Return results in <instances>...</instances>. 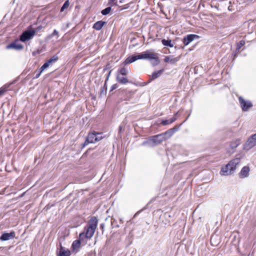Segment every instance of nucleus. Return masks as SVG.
Wrapping results in <instances>:
<instances>
[{
    "instance_id": "nucleus-10",
    "label": "nucleus",
    "mask_w": 256,
    "mask_h": 256,
    "mask_svg": "<svg viewBox=\"0 0 256 256\" xmlns=\"http://www.w3.org/2000/svg\"><path fill=\"white\" fill-rule=\"evenodd\" d=\"M240 158H236L232 160L227 164L230 165L228 169L230 171L231 174L235 170L236 166L240 163Z\"/></svg>"
},
{
    "instance_id": "nucleus-2",
    "label": "nucleus",
    "mask_w": 256,
    "mask_h": 256,
    "mask_svg": "<svg viewBox=\"0 0 256 256\" xmlns=\"http://www.w3.org/2000/svg\"><path fill=\"white\" fill-rule=\"evenodd\" d=\"M166 140V137H164V134L162 133L152 136L148 140H145L142 143V146H146L148 144H154L155 145L160 144L161 142Z\"/></svg>"
},
{
    "instance_id": "nucleus-3",
    "label": "nucleus",
    "mask_w": 256,
    "mask_h": 256,
    "mask_svg": "<svg viewBox=\"0 0 256 256\" xmlns=\"http://www.w3.org/2000/svg\"><path fill=\"white\" fill-rule=\"evenodd\" d=\"M58 60V56L56 55L52 56L50 60H48L40 68L38 71V74H36V78L44 70H45L48 68L50 66H52L54 62H56Z\"/></svg>"
},
{
    "instance_id": "nucleus-25",
    "label": "nucleus",
    "mask_w": 256,
    "mask_h": 256,
    "mask_svg": "<svg viewBox=\"0 0 256 256\" xmlns=\"http://www.w3.org/2000/svg\"><path fill=\"white\" fill-rule=\"evenodd\" d=\"M162 72L163 70H159L154 72L152 75V78L154 80L158 78L162 74Z\"/></svg>"
},
{
    "instance_id": "nucleus-18",
    "label": "nucleus",
    "mask_w": 256,
    "mask_h": 256,
    "mask_svg": "<svg viewBox=\"0 0 256 256\" xmlns=\"http://www.w3.org/2000/svg\"><path fill=\"white\" fill-rule=\"evenodd\" d=\"M230 164H226L224 167L222 168L220 171V174L222 176H228L231 174L230 171L228 169Z\"/></svg>"
},
{
    "instance_id": "nucleus-30",
    "label": "nucleus",
    "mask_w": 256,
    "mask_h": 256,
    "mask_svg": "<svg viewBox=\"0 0 256 256\" xmlns=\"http://www.w3.org/2000/svg\"><path fill=\"white\" fill-rule=\"evenodd\" d=\"M111 10V8L110 7H107L104 10H102L101 12V13L102 15L106 16L107 15L110 13V12Z\"/></svg>"
},
{
    "instance_id": "nucleus-36",
    "label": "nucleus",
    "mask_w": 256,
    "mask_h": 256,
    "mask_svg": "<svg viewBox=\"0 0 256 256\" xmlns=\"http://www.w3.org/2000/svg\"><path fill=\"white\" fill-rule=\"evenodd\" d=\"M118 88V85H117V84H113V85L111 86L110 92H112L113 90H116V88Z\"/></svg>"
},
{
    "instance_id": "nucleus-20",
    "label": "nucleus",
    "mask_w": 256,
    "mask_h": 256,
    "mask_svg": "<svg viewBox=\"0 0 256 256\" xmlns=\"http://www.w3.org/2000/svg\"><path fill=\"white\" fill-rule=\"evenodd\" d=\"M84 230H86L85 232L87 235V238L89 239H90L93 236L96 230L94 229L88 227H85Z\"/></svg>"
},
{
    "instance_id": "nucleus-8",
    "label": "nucleus",
    "mask_w": 256,
    "mask_h": 256,
    "mask_svg": "<svg viewBox=\"0 0 256 256\" xmlns=\"http://www.w3.org/2000/svg\"><path fill=\"white\" fill-rule=\"evenodd\" d=\"M256 146V134L250 136L244 144V148L250 150Z\"/></svg>"
},
{
    "instance_id": "nucleus-35",
    "label": "nucleus",
    "mask_w": 256,
    "mask_h": 256,
    "mask_svg": "<svg viewBox=\"0 0 256 256\" xmlns=\"http://www.w3.org/2000/svg\"><path fill=\"white\" fill-rule=\"evenodd\" d=\"M104 226H105V224H104V222L100 224V229L102 230V234H103L104 232Z\"/></svg>"
},
{
    "instance_id": "nucleus-32",
    "label": "nucleus",
    "mask_w": 256,
    "mask_h": 256,
    "mask_svg": "<svg viewBox=\"0 0 256 256\" xmlns=\"http://www.w3.org/2000/svg\"><path fill=\"white\" fill-rule=\"evenodd\" d=\"M120 72L122 75L126 76L128 72V70L125 68H122L120 70Z\"/></svg>"
},
{
    "instance_id": "nucleus-44",
    "label": "nucleus",
    "mask_w": 256,
    "mask_h": 256,
    "mask_svg": "<svg viewBox=\"0 0 256 256\" xmlns=\"http://www.w3.org/2000/svg\"><path fill=\"white\" fill-rule=\"evenodd\" d=\"M118 129H119V132H120L122 130V126H120Z\"/></svg>"
},
{
    "instance_id": "nucleus-31",
    "label": "nucleus",
    "mask_w": 256,
    "mask_h": 256,
    "mask_svg": "<svg viewBox=\"0 0 256 256\" xmlns=\"http://www.w3.org/2000/svg\"><path fill=\"white\" fill-rule=\"evenodd\" d=\"M87 238V235L85 232H81L79 235V240L80 242L84 240V238Z\"/></svg>"
},
{
    "instance_id": "nucleus-15",
    "label": "nucleus",
    "mask_w": 256,
    "mask_h": 256,
    "mask_svg": "<svg viewBox=\"0 0 256 256\" xmlns=\"http://www.w3.org/2000/svg\"><path fill=\"white\" fill-rule=\"evenodd\" d=\"M98 223V219L95 216H92L89 220H88V228H92L94 230H96L97 225Z\"/></svg>"
},
{
    "instance_id": "nucleus-14",
    "label": "nucleus",
    "mask_w": 256,
    "mask_h": 256,
    "mask_svg": "<svg viewBox=\"0 0 256 256\" xmlns=\"http://www.w3.org/2000/svg\"><path fill=\"white\" fill-rule=\"evenodd\" d=\"M250 168L248 166H245L242 168L239 173V177L241 178H247L249 175Z\"/></svg>"
},
{
    "instance_id": "nucleus-37",
    "label": "nucleus",
    "mask_w": 256,
    "mask_h": 256,
    "mask_svg": "<svg viewBox=\"0 0 256 256\" xmlns=\"http://www.w3.org/2000/svg\"><path fill=\"white\" fill-rule=\"evenodd\" d=\"M146 206L144 208H142L141 210L137 212L134 215V217H136V216H137L139 214H140L142 211H143L144 210H146Z\"/></svg>"
},
{
    "instance_id": "nucleus-4",
    "label": "nucleus",
    "mask_w": 256,
    "mask_h": 256,
    "mask_svg": "<svg viewBox=\"0 0 256 256\" xmlns=\"http://www.w3.org/2000/svg\"><path fill=\"white\" fill-rule=\"evenodd\" d=\"M36 31L34 30H28L24 31L20 36V40L22 42L31 40L35 35Z\"/></svg>"
},
{
    "instance_id": "nucleus-33",
    "label": "nucleus",
    "mask_w": 256,
    "mask_h": 256,
    "mask_svg": "<svg viewBox=\"0 0 256 256\" xmlns=\"http://www.w3.org/2000/svg\"><path fill=\"white\" fill-rule=\"evenodd\" d=\"M136 56H137L138 60L146 59V56H145L144 52L141 53V54H138L136 55Z\"/></svg>"
},
{
    "instance_id": "nucleus-39",
    "label": "nucleus",
    "mask_w": 256,
    "mask_h": 256,
    "mask_svg": "<svg viewBox=\"0 0 256 256\" xmlns=\"http://www.w3.org/2000/svg\"><path fill=\"white\" fill-rule=\"evenodd\" d=\"M69 6V1L68 0H66L65 2V9Z\"/></svg>"
},
{
    "instance_id": "nucleus-46",
    "label": "nucleus",
    "mask_w": 256,
    "mask_h": 256,
    "mask_svg": "<svg viewBox=\"0 0 256 256\" xmlns=\"http://www.w3.org/2000/svg\"><path fill=\"white\" fill-rule=\"evenodd\" d=\"M124 0H120V3H122V2H124Z\"/></svg>"
},
{
    "instance_id": "nucleus-1",
    "label": "nucleus",
    "mask_w": 256,
    "mask_h": 256,
    "mask_svg": "<svg viewBox=\"0 0 256 256\" xmlns=\"http://www.w3.org/2000/svg\"><path fill=\"white\" fill-rule=\"evenodd\" d=\"M102 138V134L94 132H89L88 136L86 137L85 141L84 142L80 144V148L81 150L84 148L86 146L90 144L95 143L100 141Z\"/></svg>"
},
{
    "instance_id": "nucleus-11",
    "label": "nucleus",
    "mask_w": 256,
    "mask_h": 256,
    "mask_svg": "<svg viewBox=\"0 0 256 256\" xmlns=\"http://www.w3.org/2000/svg\"><path fill=\"white\" fill-rule=\"evenodd\" d=\"M199 38V36L196 34H188L183 39V42L185 46L188 45L194 39Z\"/></svg>"
},
{
    "instance_id": "nucleus-23",
    "label": "nucleus",
    "mask_w": 256,
    "mask_h": 256,
    "mask_svg": "<svg viewBox=\"0 0 256 256\" xmlns=\"http://www.w3.org/2000/svg\"><path fill=\"white\" fill-rule=\"evenodd\" d=\"M162 44L166 46H169L170 48H172L174 46V42H172L170 40H166L163 39L162 40Z\"/></svg>"
},
{
    "instance_id": "nucleus-17",
    "label": "nucleus",
    "mask_w": 256,
    "mask_h": 256,
    "mask_svg": "<svg viewBox=\"0 0 256 256\" xmlns=\"http://www.w3.org/2000/svg\"><path fill=\"white\" fill-rule=\"evenodd\" d=\"M80 240H75L73 242L71 248L72 249V251L75 253H76L78 250V248L80 247Z\"/></svg>"
},
{
    "instance_id": "nucleus-24",
    "label": "nucleus",
    "mask_w": 256,
    "mask_h": 256,
    "mask_svg": "<svg viewBox=\"0 0 256 256\" xmlns=\"http://www.w3.org/2000/svg\"><path fill=\"white\" fill-rule=\"evenodd\" d=\"M11 84H6L2 88H0V95L3 96L4 94L8 90V87Z\"/></svg>"
},
{
    "instance_id": "nucleus-48",
    "label": "nucleus",
    "mask_w": 256,
    "mask_h": 256,
    "mask_svg": "<svg viewBox=\"0 0 256 256\" xmlns=\"http://www.w3.org/2000/svg\"><path fill=\"white\" fill-rule=\"evenodd\" d=\"M0 96H2L0 95Z\"/></svg>"
},
{
    "instance_id": "nucleus-5",
    "label": "nucleus",
    "mask_w": 256,
    "mask_h": 256,
    "mask_svg": "<svg viewBox=\"0 0 256 256\" xmlns=\"http://www.w3.org/2000/svg\"><path fill=\"white\" fill-rule=\"evenodd\" d=\"M144 53L146 59L152 60V64L153 66H156L159 64L160 60L157 54L154 53L150 50H146Z\"/></svg>"
},
{
    "instance_id": "nucleus-41",
    "label": "nucleus",
    "mask_w": 256,
    "mask_h": 256,
    "mask_svg": "<svg viewBox=\"0 0 256 256\" xmlns=\"http://www.w3.org/2000/svg\"><path fill=\"white\" fill-rule=\"evenodd\" d=\"M120 80H127V78H125V77H122Z\"/></svg>"
},
{
    "instance_id": "nucleus-12",
    "label": "nucleus",
    "mask_w": 256,
    "mask_h": 256,
    "mask_svg": "<svg viewBox=\"0 0 256 256\" xmlns=\"http://www.w3.org/2000/svg\"><path fill=\"white\" fill-rule=\"evenodd\" d=\"M15 236V232H12L10 233H4L0 237V240L2 241H6L14 238Z\"/></svg>"
},
{
    "instance_id": "nucleus-40",
    "label": "nucleus",
    "mask_w": 256,
    "mask_h": 256,
    "mask_svg": "<svg viewBox=\"0 0 256 256\" xmlns=\"http://www.w3.org/2000/svg\"><path fill=\"white\" fill-rule=\"evenodd\" d=\"M122 84H125L126 82H129L130 81H119Z\"/></svg>"
},
{
    "instance_id": "nucleus-45",
    "label": "nucleus",
    "mask_w": 256,
    "mask_h": 256,
    "mask_svg": "<svg viewBox=\"0 0 256 256\" xmlns=\"http://www.w3.org/2000/svg\"><path fill=\"white\" fill-rule=\"evenodd\" d=\"M112 2H115L116 0H110Z\"/></svg>"
},
{
    "instance_id": "nucleus-28",
    "label": "nucleus",
    "mask_w": 256,
    "mask_h": 256,
    "mask_svg": "<svg viewBox=\"0 0 256 256\" xmlns=\"http://www.w3.org/2000/svg\"><path fill=\"white\" fill-rule=\"evenodd\" d=\"M151 81H148V82H141L140 81H135L134 84L137 86H144L147 85Z\"/></svg>"
},
{
    "instance_id": "nucleus-38",
    "label": "nucleus",
    "mask_w": 256,
    "mask_h": 256,
    "mask_svg": "<svg viewBox=\"0 0 256 256\" xmlns=\"http://www.w3.org/2000/svg\"><path fill=\"white\" fill-rule=\"evenodd\" d=\"M71 252L69 250H65V256H70Z\"/></svg>"
},
{
    "instance_id": "nucleus-13",
    "label": "nucleus",
    "mask_w": 256,
    "mask_h": 256,
    "mask_svg": "<svg viewBox=\"0 0 256 256\" xmlns=\"http://www.w3.org/2000/svg\"><path fill=\"white\" fill-rule=\"evenodd\" d=\"M180 56L174 57L172 56H166L164 58V62L174 64L180 60Z\"/></svg>"
},
{
    "instance_id": "nucleus-16",
    "label": "nucleus",
    "mask_w": 256,
    "mask_h": 256,
    "mask_svg": "<svg viewBox=\"0 0 256 256\" xmlns=\"http://www.w3.org/2000/svg\"><path fill=\"white\" fill-rule=\"evenodd\" d=\"M178 112H177L172 118L169 120H163L161 121V124L163 126H166L171 124L177 120L176 115Z\"/></svg>"
},
{
    "instance_id": "nucleus-27",
    "label": "nucleus",
    "mask_w": 256,
    "mask_h": 256,
    "mask_svg": "<svg viewBox=\"0 0 256 256\" xmlns=\"http://www.w3.org/2000/svg\"><path fill=\"white\" fill-rule=\"evenodd\" d=\"M245 44V41L244 40H241L237 44L236 48V52H239L240 49L242 46H243Z\"/></svg>"
},
{
    "instance_id": "nucleus-7",
    "label": "nucleus",
    "mask_w": 256,
    "mask_h": 256,
    "mask_svg": "<svg viewBox=\"0 0 256 256\" xmlns=\"http://www.w3.org/2000/svg\"><path fill=\"white\" fill-rule=\"evenodd\" d=\"M190 116V114L186 118V119L179 126H175L174 128H170L168 130H166L164 132L162 133L164 134V137H166V139L169 138H170L172 134L177 130H178L180 128V126H182V124L188 118V116Z\"/></svg>"
},
{
    "instance_id": "nucleus-42",
    "label": "nucleus",
    "mask_w": 256,
    "mask_h": 256,
    "mask_svg": "<svg viewBox=\"0 0 256 256\" xmlns=\"http://www.w3.org/2000/svg\"><path fill=\"white\" fill-rule=\"evenodd\" d=\"M212 240H213V236H212L210 238V242L212 246H214V244H212Z\"/></svg>"
},
{
    "instance_id": "nucleus-21",
    "label": "nucleus",
    "mask_w": 256,
    "mask_h": 256,
    "mask_svg": "<svg viewBox=\"0 0 256 256\" xmlns=\"http://www.w3.org/2000/svg\"><path fill=\"white\" fill-rule=\"evenodd\" d=\"M136 60H138L136 55L130 56L124 60V64H128L132 63Z\"/></svg>"
},
{
    "instance_id": "nucleus-43",
    "label": "nucleus",
    "mask_w": 256,
    "mask_h": 256,
    "mask_svg": "<svg viewBox=\"0 0 256 256\" xmlns=\"http://www.w3.org/2000/svg\"><path fill=\"white\" fill-rule=\"evenodd\" d=\"M64 10V4L62 6L61 8V12H62Z\"/></svg>"
},
{
    "instance_id": "nucleus-26",
    "label": "nucleus",
    "mask_w": 256,
    "mask_h": 256,
    "mask_svg": "<svg viewBox=\"0 0 256 256\" xmlns=\"http://www.w3.org/2000/svg\"><path fill=\"white\" fill-rule=\"evenodd\" d=\"M107 90V86H106V81H105L104 84L100 91V96L102 98L104 96H106V94Z\"/></svg>"
},
{
    "instance_id": "nucleus-29",
    "label": "nucleus",
    "mask_w": 256,
    "mask_h": 256,
    "mask_svg": "<svg viewBox=\"0 0 256 256\" xmlns=\"http://www.w3.org/2000/svg\"><path fill=\"white\" fill-rule=\"evenodd\" d=\"M60 249L57 252L58 256H64V250L60 242Z\"/></svg>"
},
{
    "instance_id": "nucleus-47",
    "label": "nucleus",
    "mask_w": 256,
    "mask_h": 256,
    "mask_svg": "<svg viewBox=\"0 0 256 256\" xmlns=\"http://www.w3.org/2000/svg\"><path fill=\"white\" fill-rule=\"evenodd\" d=\"M108 76L107 78H106V80H107L108 79Z\"/></svg>"
},
{
    "instance_id": "nucleus-34",
    "label": "nucleus",
    "mask_w": 256,
    "mask_h": 256,
    "mask_svg": "<svg viewBox=\"0 0 256 256\" xmlns=\"http://www.w3.org/2000/svg\"><path fill=\"white\" fill-rule=\"evenodd\" d=\"M53 36H56V38H58V32L56 30H54L53 32V33L48 36V38H50Z\"/></svg>"
},
{
    "instance_id": "nucleus-19",
    "label": "nucleus",
    "mask_w": 256,
    "mask_h": 256,
    "mask_svg": "<svg viewBox=\"0 0 256 256\" xmlns=\"http://www.w3.org/2000/svg\"><path fill=\"white\" fill-rule=\"evenodd\" d=\"M105 24V22L102 20L98 21L94 24L93 28L96 30H99L102 29Z\"/></svg>"
},
{
    "instance_id": "nucleus-22",
    "label": "nucleus",
    "mask_w": 256,
    "mask_h": 256,
    "mask_svg": "<svg viewBox=\"0 0 256 256\" xmlns=\"http://www.w3.org/2000/svg\"><path fill=\"white\" fill-rule=\"evenodd\" d=\"M240 139L237 138L234 140H233L230 144V148L232 150L236 149L240 144Z\"/></svg>"
},
{
    "instance_id": "nucleus-9",
    "label": "nucleus",
    "mask_w": 256,
    "mask_h": 256,
    "mask_svg": "<svg viewBox=\"0 0 256 256\" xmlns=\"http://www.w3.org/2000/svg\"><path fill=\"white\" fill-rule=\"evenodd\" d=\"M24 48V46L18 40H16L14 42H12L10 44L6 46V49H14L16 50H21Z\"/></svg>"
},
{
    "instance_id": "nucleus-6",
    "label": "nucleus",
    "mask_w": 256,
    "mask_h": 256,
    "mask_svg": "<svg viewBox=\"0 0 256 256\" xmlns=\"http://www.w3.org/2000/svg\"><path fill=\"white\" fill-rule=\"evenodd\" d=\"M238 100L242 109L244 112L248 111L253 106V104L250 101L246 100L242 96H239Z\"/></svg>"
}]
</instances>
